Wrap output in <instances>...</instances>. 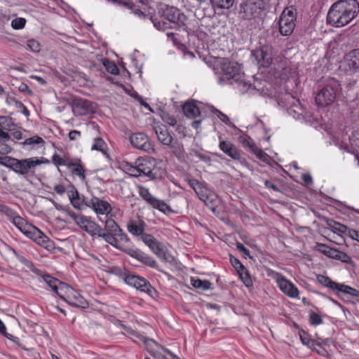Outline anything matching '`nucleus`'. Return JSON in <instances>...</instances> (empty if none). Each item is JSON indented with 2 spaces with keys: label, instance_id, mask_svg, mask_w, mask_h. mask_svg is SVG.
<instances>
[{
  "label": "nucleus",
  "instance_id": "f257e3e1",
  "mask_svg": "<svg viewBox=\"0 0 359 359\" xmlns=\"http://www.w3.org/2000/svg\"><path fill=\"white\" fill-rule=\"evenodd\" d=\"M359 13V3L356 0H339L330 8L327 22L336 27L348 25Z\"/></svg>",
  "mask_w": 359,
  "mask_h": 359
},
{
  "label": "nucleus",
  "instance_id": "f03ea898",
  "mask_svg": "<svg viewBox=\"0 0 359 359\" xmlns=\"http://www.w3.org/2000/svg\"><path fill=\"white\" fill-rule=\"evenodd\" d=\"M97 236L103 238L116 249L126 253H130L128 248L130 238L112 218L106 219L104 229L100 226V232Z\"/></svg>",
  "mask_w": 359,
  "mask_h": 359
},
{
  "label": "nucleus",
  "instance_id": "7ed1b4c3",
  "mask_svg": "<svg viewBox=\"0 0 359 359\" xmlns=\"http://www.w3.org/2000/svg\"><path fill=\"white\" fill-rule=\"evenodd\" d=\"M49 163V161L43 157H31L18 159L11 156H0V164L3 165L15 173L25 177L33 176L37 166Z\"/></svg>",
  "mask_w": 359,
  "mask_h": 359
},
{
  "label": "nucleus",
  "instance_id": "20e7f679",
  "mask_svg": "<svg viewBox=\"0 0 359 359\" xmlns=\"http://www.w3.org/2000/svg\"><path fill=\"white\" fill-rule=\"evenodd\" d=\"M124 168L130 176L135 177L144 175L149 177L151 180L157 178L156 161L151 158H139L135 161V165L126 163Z\"/></svg>",
  "mask_w": 359,
  "mask_h": 359
},
{
  "label": "nucleus",
  "instance_id": "39448f33",
  "mask_svg": "<svg viewBox=\"0 0 359 359\" xmlns=\"http://www.w3.org/2000/svg\"><path fill=\"white\" fill-rule=\"evenodd\" d=\"M158 14L163 19L186 29L187 17L177 7L165 4L158 10Z\"/></svg>",
  "mask_w": 359,
  "mask_h": 359
},
{
  "label": "nucleus",
  "instance_id": "423d86ee",
  "mask_svg": "<svg viewBox=\"0 0 359 359\" xmlns=\"http://www.w3.org/2000/svg\"><path fill=\"white\" fill-rule=\"evenodd\" d=\"M209 48V46H207ZM209 55L210 57L215 58H222L223 61L221 62V68L224 75L227 79H234L238 76L241 72L240 65L235 62L226 60L224 56V51L221 48H216L210 50L208 49Z\"/></svg>",
  "mask_w": 359,
  "mask_h": 359
},
{
  "label": "nucleus",
  "instance_id": "0eeeda50",
  "mask_svg": "<svg viewBox=\"0 0 359 359\" xmlns=\"http://www.w3.org/2000/svg\"><path fill=\"white\" fill-rule=\"evenodd\" d=\"M338 82L332 79L322 88L316 96V104L322 107L331 104L335 100L336 92L339 88Z\"/></svg>",
  "mask_w": 359,
  "mask_h": 359
},
{
  "label": "nucleus",
  "instance_id": "6e6552de",
  "mask_svg": "<svg viewBox=\"0 0 359 359\" xmlns=\"http://www.w3.org/2000/svg\"><path fill=\"white\" fill-rule=\"evenodd\" d=\"M264 8L263 0H246L240 4L238 14L243 20H250L257 17Z\"/></svg>",
  "mask_w": 359,
  "mask_h": 359
},
{
  "label": "nucleus",
  "instance_id": "1a4fd4ad",
  "mask_svg": "<svg viewBox=\"0 0 359 359\" xmlns=\"http://www.w3.org/2000/svg\"><path fill=\"white\" fill-rule=\"evenodd\" d=\"M67 215L83 231L91 236H97L100 232V226L89 217L76 213L72 210L67 211Z\"/></svg>",
  "mask_w": 359,
  "mask_h": 359
},
{
  "label": "nucleus",
  "instance_id": "9d476101",
  "mask_svg": "<svg viewBox=\"0 0 359 359\" xmlns=\"http://www.w3.org/2000/svg\"><path fill=\"white\" fill-rule=\"evenodd\" d=\"M296 10L292 7L285 8L279 20V30L282 35H290L295 27Z\"/></svg>",
  "mask_w": 359,
  "mask_h": 359
},
{
  "label": "nucleus",
  "instance_id": "9b49d317",
  "mask_svg": "<svg viewBox=\"0 0 359 359\" xmlns=\"http://www.w3.org/2000/svg\"><path fill=\"white\" fill-rule=\"evenodd\" d=\"M317 280L322 285L329 287L334 291L341 292L346 294H350L354 297H359V291L358 290L348 285L334 282L328 276L324 275H318Z\"/></svg>",
  "mask_w": 359,
  "mask_h": 359
},
{
  "label": "nucleus",
  "instance_id": "f8f14e48",
  "mask_svg": "<svg viewBox=\"0 0 359 359\" xmlns=\"http://www.w3.org/2000/svg\"><path fill=\"white\" fill-rule=\"evenodd\" d=\"M252 59L260 67H268L272 62V46H258L251 51Z\"/></svg>",
  "mask_w": 359,
  "mask_h": 359
},
{
  "label": "nucleus",
  "instance_id": "ddd939ff",
  "mask_svg": "<svg viewBox=\"0 0 359 359\" xmlns=\"http://www.w3.org/2000/svg\"><path fill=\"white\" fill-rule=\"evenodd\" d=\"M71 105L74 113L78 116H86L95 111L93 103L81 97L73 98Z\"/></svg>",
  "mask_w": 359,
  "mask_h": 359
},
{
  "label": "nucleus",
  "instance_id": "4468645a",
  "mask_svg": "<svg viewBox=\"0 0 359 359\" xmlns=\"http://www.w3.org/2000/svg\"><path fill=\"white\" fill-rule=\"evenodd\" d=\"M124 280L128 285L150 295L154 290L150 283L145 278L138 276L132 274L127 275L125 276Z\"/></svg>",
  "mask_w": 359,
  "mask_h": 359
},
{
  "label": "nucleus",
  "instance_id": "2eb2a0df",
  "mask_svg": "<svg viewBox=\"0 0 359 359\" xmlns=\"http://www.w3.org/2000/svg\"><path fill=\"white\" fill-rule=\"evenodd\" d=\"M131 144L139 149L149 152L152 149L149 137L143 133H137L130 137Z\"/></svg>",
  "mask_w": 359,
  "mask_h": 359
},
{
  "label": "nucleus",
  "instance_id": "dca6fc26",
  "mask_svg": "<svg viewBox=\"0 0 359 359\" xmlns=\"http://www.w3.org/2000/svg\"><path fill=\"white\" fill-rule=\"evenodd\" d=\"M154 130L157 136L158 140L164 146L168 147H173L174 139L166 126L162 124H156L154 126Z\"/></svg>",
  "mask_w": 359,
  "mask_h": 359
},
{
  "label": "nucleus",
  "instance_id": "f3484780",
  "mask_svg": "<svg viewBox=\"0 0 359 359\" xmlns=\"http://www.w3.org/2000/svg\"><path fill=\"white\" fill-rule=\"evenodd\" d=\"M88 205L99 215H108L111 212V205L107 201L96 196L91 198Z\"/></svg>",
  "mask_w": 359,
  "mask_h": 359
},
{
  "label": "nucleus",
  "instance_id": "a211bd4d",
  "mask_svg": "<svg viewBox=\"0 0 359 359\" xmlns=\"http://www.w3.org/2000/svg\"><path fill=\"white\" fill-rule=\"evenodd\" d=\"M27 238L33 240L41 247L50 250L53 246V243L38 228L34 226Z\"/></svg>",
  "mask_w": 359,
  "mask_h": 359
},
{
  "label": "nucleus",
  "instance_id": "6ab92c4d",
  "mask_svg": "<svg viewBox=\"0 0 359 359\" xmlns=\"http://www.w3.org/2000/svg\"><path fill=\"white\" fill-rule=\"evenodd\" d=\"M134 335L142 341L147 348V350L154 357H157L158 359H164V357L158 355L161 348H163V346L158 344L154 339L147 338L145 336L141 335L138 333L134 334Z\"/></svg>",
  "mask_w": 359,
  "mask_h": 359
},
{
  "label": "nucleus",
  "instance_id": "aec40b11",
  "mask_svg": "<svg viewBox=\"0 0 359 359\" xmlns=\"http://www.w3.org/2000/svg\"><path fill=\"white\" fill-rule=\"evenodd\" d=\"M8 219L27 237L34 228V226L29 224L15 211H13L12 216H10Z\"/></svg>",
  "mask_w": 359,
  "mask_h": 359
},
{
  "label": "nucleus",
  "instance_id": "412c9836",
  "mask_svg": "<svg viewBox=\"0 0 359 359\" xmlns=\"http://www.w3.org/2000/svg\"><path fill=\"white\" fill-rule=\"evenodd\" d=\"M277 284L280 290L291 298H299L297 287L284 277L277 279Z\"/></svg>",
  "mask_w": 359,
  "mask_h": 359
},
{
  "label": "nucleus",
  "instance_id": "4be33fe9",
  "mask_svg": "<svg viewBox=\"0 0 359 359\" xmlns=\"http://www.w3.org/2000/svg\"><path fill=\"white\" fill-rule=\"evenodd\" d=\"M128 250L130 252V253H128V255H130L133 257H135V259H137L138 261H140L142 264H144L151 268H153V269H158V265L157 262L151 256H149L142 252L137 251V250H133L130 248H128Z\"/></svg>",
  "mask_w": 359,
  "mask_h": 359
},
{
  "label": "nucleus",
  "instance_id": "5701e85b",
  "mask_svg": "<svg viewBox=\"0 0 359 359\" xmlns=\"http://www.w3.org/2000/svg\"><path fill=\"white\" fill-rule=\"evenodd\" d=\"M69 305L73 306L86 309L88 306L87 301L74 289L72 288V292H70L65 300Z\"/></svg>",
  "mask_w": 359,
  "mask_h": 359
},
{
  "label": "nucleus",
  "instance_id": "b1692460",
  "mask_svg": "<svg viewBox=\"0 0 359 359\" xmlns=\"http://www.w3.org/2000/svg\"><path fill=\"white\" fill-rule=\"evenodd\" d=\"M219 149L234 160L241 158V153L237 147L229 141L222 140L219 144Z\"/></svg>",
  "mask_w": 359,
  "mask_h": 359
},
{
  "label": "nucleus",
  "instance_id": "393cba45",
  "mask_svg": "<svg viewBox=\"0 0 359 359\" xmlns=\"http://www.w3.org/2000/svg\"><path fill=\"white\" fill-rule=\"evenodd\" d=\"M146 224L144 221L138 220H130L127 224L128 231L135 236H139L144 235V231L145 230Z\"/></svg>",
  "mask_w": 359,
  "mask_h": 359
},
{
  "label": "nucleus",
  "instance_id": "a878e982",
  "mask_svg": "<svg viewBox=\"0 0 359 359\" xmlns=\"http://www.w3.org/2000/svg\"><path fill=\"white\" fill-rule=\"evenodd\" d=\"M67 195L71 204L76 209L81 210L83 207V199L74 187H71L67 191Z\"/></svg>",
  "mask_w": 359,
  "mask_h": 359
},
{
  "label": "nucleus",
  "instance_id": "bb28decb",
  "mask_svg": "<svg viewBox=\"0 0 359 359\" xmlns=\"http://www.w3.org/2000/svg\"><path fill=\"white\" fill-rule=\"evenodd\" d=\"M141 240L150 248V250L154 254L157 252V251H159V249L163 247V245L150 234L142 235Z\"/></svg>",
  "mask_w": 359,
  "mask_h": 359
},
{
  "label": "nucleus",
  "instance_id": "cd10ccee",
  "mask_svg": "<svg viewBox=\"0 0 359 359\" xmlns=\"http://www.w3.org/2000/svg\"><path fill=\"white\" fill-rule=\"evenodd\" d=\"M182 109L185 116L191 118H196L201 114L198 107L194 102L185 103Z\"/></svg>",
  "mask_w": 359,
  "mask_h": 359
},
{
  "label": "nucleus",
  "instance_id": "c85d7f7f",
  "mask_svg": "<svg viewBox=\"0 0 359 359\" xmlns=\"http://www.w3.org/2000/svg\"><path fill=\"white\" fill-rule=\"evenodd\" d=\"M11 138L10 135L4 131L0 128V154H9L12 149L11 147L6 143Z\"/></svg>",
  "mask_w": 359,
  "mask_h": 359
},
{
  "label": "nucleus",
  "instance_id": "c756f323",
  "mask_svg": "<svg viewBox=\"0 0 359 359\" xmlns=\"http://www.w3.org/2000/svg\"><path fill=\"white\" fill-rule=\"evenodd\" d=\"M70 292H72V287L61 281L54 290V292L56 293L61 299H62L65 301L67 298L69 293H70Z\"/></svg>",
  "mask_w": 359,
  "mask_h": 359
},
{
  "label": "nucleus",
  "instance_id": "7c9ffc66",
  "mask_svg": "<svg viewBox=\"0 0 359 359\" xmlns=\"http://www.w3.org/2000/svg\"><path fill=\"white\" fill-rule=\"evenodd\" d=\"M138 194L150 205L156 198V197L150 193L149 189L143 186L138 187Z\"/></svg>",
  "mask_w": 359,
  "mask_h": 359
},
{
  "label": "nucleus",
  "instance_id": "2f4dec72",
  "mask_svg": "<svg viewBox=\"0 0 359 359\" xmlns=\"http://www.w3.org/2000/svg\"><path fill=\"white\" fill-rule=\"evenodd\" d=\"M151 205L159 211L166 214L171 212L170 207L163 200L155 198Z\"/></svg>",
  "mask_w": 359,
  "mask_h": 359
},
{
  "label": "nucleus",
  "instance_id": "473e14b6",
  "mask_svg": "<svg viewBox=\"0 0 359 359\" xmlns=\"http://www.w3.org/2000/svg\"><path fill=\"white\" fill-rule=\"evenodd\" d=\"M235 0H210L211 4L214 8L229 9Z\"/></svg>",
  "mask_w": 359,
  "mask_h": 359
},
{
  "label": "nucleus",
  "instance_id": "72a5a7b5",
  "mask_svg": "<svg viewBox=\"0 0 359 359\" xmlns=\"http://www.w3.org/2000/svg\"><path fill=\"white\" fill-rule=\"evenodd\" d=\"M191 283L194 287L202 290H209L211 286L210 282L207 280H202L198 278H191Z\"/></svg>",
  "mask_w": 359,
  "mask_h": 359
},
{
  "label": "nucleus",
  "instance_id": "f704fd0d",
  "mask_svg": "<svg viewBox=\"0 0 359 359\" xmlns=\"http://www.w3.org/2000/svg\"><path fill=\"white\" fill-rule=\"evenodd\" d=\"M107 144L101 137H96L94 140V143L91 147V150L99 151L103 154H107Z\"/></svg>",
  "mask_w": 359,
  "mask_h": 359
},
{
  "label": "nucleus",
  "instance_id": "c9c22d12",
  "mask_svg": "<svg viewBox=\"0 0 359 359\" xmlns=\"http://www.w3.org/2000/svg\"><path fill=\"white\" fill-rule=\"evenodd\" d=\"M102 63L108 72L114 75H118L119 74V69L114 62L104 58L102 60Z\"/></svg>",
  "mask_w": 359,
  "mask_h": 359
},
{
  "label": "nucleus",
  "instance_id": "e433bc0d",
  "mask_svg": "<svg viewBox=\"0 0 359 359\" xmlns=\"http://www.w3.org/2000/svg\"><path fill=\"white\" fill-rule=\"evenodd\" d=\"M45 143L43 139L38 135H34L31 137L26 139L23 142L20 143L24 147L30 146L31 148H34L36 144L43 145Z\"/></svg>",
  "mask_w": 359,
  "mask_h": 359
},
{
  "label": "nucleus",
  "instance_id": "4c0bfd02",
  "mask_svg": "<svg viewBox=\"0 0 359 359\" xmlns=\"http://www.w3.org/2000/svg\"><path fill=\"white\" fill-rule=\"evenodd\" d=\"M316 249L327 257L332 258V257H333V252H334L335 248H331L326 244L317 243L316 245Z\"/></svg>",
  "mask_w": 359,
  "mask_h": 359
},
{
  "label": "nucleus",
  "instance_id": "58836bf2",
  "mask_svg": "<svg viewBox=\"0 0 359 359\" xmlns=\"http://www.w3.org/2000/svg\"><path fill=\"white\" fill-rule=\"evenodd\" d=\"M15 124L13 119L8 116H0V127L3 130L12 131Z\"/></svg>",
  "mask_w": 359,
  "mask_h": 359
},
{
  "label": "nucleus",
  "instance_id": "ea45409f",
  "mask_svg": "<svg viewBox=\"0 0 359 359\" xmlns=\"http://www.w3.org/2000/svg\"><path fill=\"white\" fill-rule=\"evenodd\" d=\"M41 278L43 281L46 283V285H48L53 292L60 282L58 279L53 278L48 274L41 276Z\"/></svg>",
  "mask_w": 359,
  "mask_h": 359
},
{
  "label": "nucleus",
  "instance_id": "a19ab883",
  "mask_svg": "<svg viewBox=\"0 0 359 359\" xmlns=\"http://www.w3.org/2000/svg\"><path fill=\"white\" fill-rule=\"evenodd\" d=\"M299 335L302 343L304 345L311 347L315 346L316 342L311 339L309 334L303 330L299 331Z\"/></svg>",
  "mask_w": 359,
  "mask_h": 359
},
{
  "label": "nucleus",
  "instance_id": "79ce46f5",
  "mask_svg": "<svg viewBox=\"0 0 359 359\" xmlns=\"http://www.w3.org/2000/svg\"><path fill=\"white\" fill-rule=\"evenodd\" d=\"M217 196L214 191L212 190L210 192H208V194L204 197H201L200 200L203 201L205 204L210 206H214L215 205V202L217 201Z\"/></svg>",
  "mask_w": 359,
  "mask_h": 359
},
{
  "label": "nucleus",
  "instance_id": "37998d69",
  "mask_svg": "<svg viewBox=\"0 0 359 359\" xmlns=\"http://www.w3.org/2000/svg\"><path fill=\"white\" fill-rule=\"evenodd\" d=\"M239 142L245 148H248L252 151L257 149V147L254 144L252 140L248 136H241L239 137Z\"/></svg>",
  "mask_w": 359,
  "mask_h": 359
},
{
  "label": "nucleus",
  "instance_id": "c03bdc74",
  "mask_svg": "<svg viewBox=\"0 0 359 359\" xmlns=\"http://www.w3.org/2000/svg\"><path fill=\"white\" fill-rule=\"evenodd\" d=\"M26 24V20L23 18H16L11 22V26L14 29H22Z\"/></svg>",
  "mask_w": 359,
  "mask_h": 359
},
{
  "label": "nucleus",
  "instance_id": "a18cd8bd",
  "mask_svg": "<svg viewBox=\"0 0 359 359\" xmlns=\"http://www.w3.org/2000/svg\"><path fill=\"white\" fill-rule=\"evenodd\" d=\"M155 255L161 260L166 262H170L172 257L165 251L164 250L163 248L161 247L159 249V251H157V252L155 253Z\"/></svg>",
  "mask_w": 359,
  "mask_h": 359
},
{
  "label": "nucleus",
  "instance_id": "49530a36",
  "mask_svg": "<svg viewBox=\"0 0 359 359\" xmlns=\"http://www.w3.org/2000/svg\"><path fill=\"white\" fill-rule=\"evenodd\" d=\"M309 320L312 325H318L323 323L321 316L313 311H311L309 314Z\"/></svg>",
  "mask_w": 359,
  "mask_h": 359
},
{
  "label": "nucleus",
  "instance_id": "de8ad7c7",
  "mask_svg": "<svg viewBox=\"0 0 359 359\" xmlns=\"http://www.w3.org/2000/svg\"><path fill=\"white\" fill-rule=\"evenodd\" d=\"M154 26L158 30H165L169 27V25L168 22L161 21L157 18L152 20Z\"/></svg>",
  "mask_w": 359,
  "mask_h": 359
},
{
  "label": "nucleus",
  "instance_id": "09e8293b",
  "mask_svg": "<svg viewBox=\"0 0 359 359\" xmlns=\"http://www.w3.org/2000/svg\"><path fill=\"white\" fill-rule=\"evenodd\" d=\"M240 278L246 287H251L252 285V280L250 276L249 271H245L244 273H241Z\"/></svg>",
  "mask_w": 359,
  "mask_h": 359
},
{
  "label": "nucleus",
  "instance_id": "8fccbe9b",
  "mask_svg": "<svg viewBox=\"0 0 359 359\" xmlns=\"http://www.w3.org/2000/svg\"><path fill=\"white\" fill-rule=\"evenodd\" d=\"M52 161L55 165L59 166V165H66L67 161L65 158H62L60 156H59L58 154H55L52 156Z\"/></svg>",
  "mask_w": 359,
  "mask_h": 359
},
{
  "label": "nucleus",
  "instance_id": "3c124183",
  "mask_svg": "<svg viewBox=\"0 0 359 359\" xmlns=\"http://www.w3.org/2000/svg\"><path fill=\"white\" fill-rule=\"evenodd\" d=\"M348 57H350L353 60L354 66L359 67V48L352 50L349 53Z\"/></svg>",
  "mask_w": 359,
  "mask_h": 359
},
{
  "label": "nucleus",
  "instance_id": "603ef678",
  "mask_svg": "<svg viewBox=\"0 0 359 359\" xmlns=\"http://www.w3.org/2000/svg\"><path fill=\"white\" fill-rule=\"evenodd\" d=\"M162 119L165 123H166L167 124H168L171 126H174L177 123L176 118L174 116H170L168 114H164L162 116Z\"/></svg>",
  "mask_w": 359,
  "mask_h": 359
},
{
  "label": "nucleus",
  "instance_id": "864d4df0",
  "mask_svg": "<svg viewBox=\"0 0 359 359\" xmlns=\"http://www.w3.org/2000/svg\"><path fill=\"white\" fill-rule=\"evenodd\" d=\"M72 171L73 174L78 175L82 181L85 180V169L82 165L78 168H76L75 169L72 170Z\"/></svg>",
  "mask_w": 359,
  "mask_h": 359
},
{
  "label": "nucleus",
  "instance_id": "5fc2aeb1",
  "mask_svg": "<svg viewBox=\"0 0 359 359\" xmlns=\"http://www.w3.org/2000/svg\"><path fill=\"white\" fill-rule=\"evenodd\" d=\"M236 248L243 254L245 258H252L250 251L242 243H237Z\"/></svg>",
  "mask_w": 359,
  "mask_h": 359
},
{
  "label": "nucleus",
  "instance_id": "6e6d98bb",
  "mask_svg": "<svg viewBox=\"0 0 359 359\" xmlns=\"http://www.w3.org/2000/svg\"><path fill=\"white\" fill-rule=\"evenodd\" d=\"M217 117L224 123H226L227 126L233 127L234 126L232 124V123L230 121L229 117L223 114L222 112L219 111V110H217Z\"/></svg>",
  "mask_w": 359,
  "mask_h": 359
},
{
  "label": "nucleus",
  "instance_id": "4d7b16f0",
  "mask_svg": "<svg viewBox=\"0 0 359 359\" xmlns=\"http://www.w3.org/2000/svg\"><path fill=\"white\" fill-rule=\"evenodd\" d=\"M197 189L198 190L196 191V193L199 198H201V197H204V195L205 196L206 194H208V192H210L211 191L203 184H202L200 187H198Z\"/></svg>",
  "mask_w": 359,
  "mask_h": 359
},
{
  "label": "nucleus",
  "instance_id": "13d9d810",
  "mask_svg": "<svg viewBox=\"0 0 359 359\" xmlns=\"http://www.w3.org/2000/svg\"><path fill=\"white\" fill-rule=\"evenodd\" d=\"M13 211H14L13 210L8 208V206L0 203V213L6 215L8 218L10 216H12Z\"/></svg>",
  "mask_w": 359,
  "mask_h": 359
},
{
  "label": "nucleus",
  "instance_id": "bf43d9fd",
  "mask_svg": "<svg viewBox=\"0 0 359 359\" xmlns=\"http://www.w3.org/2000/svg\"><path fill=\"white\" fill-rule=\"evenodd\" d=\"M13 211H14L13 210L8 208V206L0 203V213L6 215L8 218L10 216H12Z\"/></svg>",
  "mask_w": 359,
  "mask_h": 359
},
{
  "label": "nucleus",
  "instance_id": "052dcab7",
  "mask_svg": "<svg viewBox=\"0 0 359 359\" xmlns=\"http://www.w3.org/2000/svg\"><path fill=\"white\" fill-rule=\"evenodd\" d=\"M167 36L168 38H170L172 41L174 43L175 45H184L182 43V41L179 39L178 34L172 33V32H168L167 33Z\"/></svg>",
  "mask_w": 359,
  "mask_h": 359
},
{
  "label": "nucleus",
  "instance_id": "680f3d73",
  "mask_svg": "<svg viewBox=\"0 0 359 359\" xmlns=\"http://www.w3.org/2000/svg\"><path fill=\"white\" fill-rule=\"evenodd\" d=\"M339 260L344 263H346V264H352L353 263L352 258L344 252H341V251L340 252V255H339Z\"/></svg>",
  "mask_w": 359,
  "mask_h": 359
},
{
  "label": "nucleus",
  "instance_id": "e2e57ef3",
  "mask_svg": "<svg viewBox=\"0 0 359 359\" xmlns=\"http://www.w3.org/2000/svg\"><path fill=\"white\" fill-rule=\"evenodd\" d=\"M230 262L233 268L238 271L240 268L243 267V264L241 261L235 257L230 256Z\"/></svg>",
  "mask_w": 359,
  "mask_h": 359
},
{
  "label": "nucleus",
  "instance_id": "0e129e2a",
  "mask_svg": "<svg viewBox=\"0 0 359 359\" xmlns=\"http://www.w3.org/2000/svg\"><path fill=\"white\" fill-rule=\"evenodd\" d=\"M81 161L80 159H76V160H72L71 161H67V164H66V166H67L69 168H72V170L73 169H75L76 168H78L79 167L80 165H81Z\"/></svg>",
  "mask_w": 359,
  "mask_h": 359
},
{
  "label": "nucleus",
  "instance_id": "69168bd1",
  "mask_svg": "<svg viewBox=\"0 0 359 359\" xmlns=\"http://www.w3.org/2000/svg\"><path fill=\"white\" fill-rule=\"evenodd\" d=\"M252 151L255 152V154L257 155V156L259 159L262 160L263 161H267L268 155L265 152H264L262 150L258 149L257 148L256 150Z\"/></svg>",
  "mask_w": 359,
  "mask_h": 359
},
{
  "label": "nucleus",
  "instance_id": "338daca9",
  "mask_svg": "<svg viewBox=\"0 0 359 359\" xmlns=\"http://www.w3.org/2000/svg\"><path fill=\"white\" fill-rule=\"evenodd\" d=\"M8 248L15 255V256L18 259L20 262L25 264H27V262H29L28 260L24 256L19 255L13 248L11 247H8Z\"/></svg>",
  "mask_w": 359,
  "mask_h": 359
},
{
  "label": "nucleus",
  "instance_id": "774afa93",
  "mask_svg": "<svg viewBox=\"0 0 359 359\" xmlns=\"http://www.w3.org/2000/svg\"><path fill=\"white\" fill-rule=\"evenodd\" d=\"M348 236L353 240L359 242V231L354 229H348Z\"/></svg>",
  "mask_w": 359,
  "mask_h": 359
}]
</instances>
